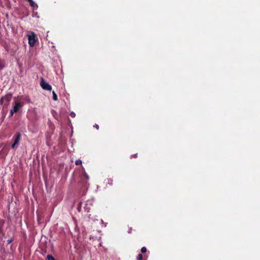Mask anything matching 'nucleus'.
<instances>
[{
    "label": "nucleus",
    "instance_id": "f03ea898",
    "mask_svg": "<svg viewBox=\"0 0 260 260\" xmlns=\"http://www.w3.org/2000/svg\"><path fill=\"white\" fill-rule=\"evenodd\" d=\"M40 85L44 90L51 91L52 89L51 86L46 82L43 78H41V79Z\"/></svg>",
    "mask_w": 260,
    "mask_h": 260
},
{
    "label": "nucleus",
    "instance_id": "423d86ee",
    "mask_svg": "<svg viewBox=\"0 0 260 260\" xmlns=\"http://www.w3.org/2000/svg\"><path fill=\"white\" fill-rule=\"evenodd\" d=\"M27 1L29 2L30 5L31 7H34L35 6H37V5L35 4V3L32 0H27Z\"/></svg>",
    "mask_w": 260,
    "mask_h": 260
},
{
    "label": "nucleus",
    "instance_id": "9b49d317",
    "mask_svg": "<svg viewBox=\"0 0 260 260\" xmlns=\"http://www.w3.org/2000/svg\"><path fill=\"white\" fill-rule=\"evenodd\" d=\"M147 251L146 248L145 247H143L141 248V252L142 253H145Z\"/></svg>",
    "mask_w": 260,
    "mask_h": 260
},
{
    "label": "nucleus",
    "instance_id": "dca6fc26",
    "mask_svg": "<svg viewBox=\"0 0 260 260\" xmlns=\"http://www.w3.org/2000/svg\"><path fill=\"white\" fill-rule=\"evenodd\" d=\"M94 127H95L96 129H99V125L95 124L94 126Z\"/></svg>",
    "mask_w": 260,
    "mask_h": 260
},
{
    "label": "nucleus",
    "instance_id": "6e6552de",
    "mask_svg": "<svg viewBox=\"0 0 260 260\" xmlns=\"http://www.w3.org/2000/svg\"><path fill=\"white\" fill-rule=\"evenodd\" d=\"M76 165H82V161L80 159H78L75 161Z\"/></svg>",
    "mask_w": 260,
    "mask_h": 260
},
{
    "label": "nucleus",
    "instance_id": "ddd939ff",
    "mask_svg": "<svg viewBox=\"0 0 260 260\" xmlns=\"http://www.w3.org/2000/svg\"><path fill=\"white\" fill-rule=\"evenodd\" d=\"M75 113H74L73 112H72L71 113H70V116L72 117V118H74L75 117Z\"/></svg>",
    "mask_w": 260,
    "mask_h": 260
},
{
    "label": "nucleus",
    "instance_id": "f257e3e1",
    "mask_svg": "<svg viewBox=\"0 0 260 260\" xmlns=\"http://www.w3.org/2000/svg\"><path fill=\"white\" fill-rule=\"evenodd\" d=\"M21 138V135L19 132L16 133V134L13 136V140L14 142L11 145V148L12 149L16 148L18 147Z\"/></svg>",
    "mask_w": 260,
    "mask_h": 260
},
{
    "label": "nucleus",
    "instance_id": "f3484780",
    "mask_svg": "<svg viewBox=\"0 0 260 260\" xmlns=\"http://www.w3.org/2000/svg\"><path fill=\"white\" fill-rule=\"evenodd\" d=\"M84 177L85 178V179H86V180H88V178H89V177H88V175H87V174H85L84 175Z\"/></svg>",
    "mask_w": 260,
    "mask_h": 260
},
{
    "label": "nucleus",
    "instance_id": "1a4fd4ad",
    "mask_svg": "<svg viewBox=\"0 0 260 260\" xmlns=\"http://www.w3.org/2000/svg\"><path fill=\"white\" fill-rule=\"evenodd\" d=\"M48 260H55L54 257L51 255H48L47 256Z\"/></svg>",
    "mask_w": 260,
    "mask_h": 260
},
{
    "label": "nucleus",
    "instance_id": "39448f33",
    "mask_svg": "<svg viewBox=\"0 0 260 260\" xmlns=\"http://www.w3.org/2000/svg\"><path fill=\"white\" fill-rule=\"evenodd\" d=\"M21 107L22 105L20 102H15L13 108V112H17Z\"/></svg>",
    "mask_w": 260,
    "mask_h": 260
},
{
    "label": "nucleus",
    "instance_id": "20e7f679",
    "mask_svg": "<svg viewBox=\"0 0 260 260\" xmlns=\"http://www.w3.org/2000/svg\"><path fill=\"white\" fill-rule=\"evenodd\" d=\"M12 95L11 93H8L5 96H3L0 100V103L2 104L6 102V104H8L9 102L11 100Z\"/></svg>",
    "mask_w": 260,
    "mask_h": 260
},
{
    "label": "nucleus",
    "instance_id": "4468645a",
    "mask_svg": "<svg viewBox=\"0 0 260 260\" xmlns=\"http://www.w3.org/2000/svg\"><path fill=\"white\" fill-rule=\"evenodd\" d=\"M137 153L131 155V158H137Z\"/></svg>",
    "mask_w": 260,
    "mask_h": 260
},
{
    "label": "nucleus",
    "instance_id": "9d476101",
    "mask_svg": "<svg viewBox=\"0 0 260 260\" xmlns=\"http://www.w3.org/2000/svg\"><path fill=\"white\" fill-rule=\"evenodd\" d=\"M143 256L141 254H139L137 257V260H142Z\"/></svg>",
    "mask_w": 260,
    "mask_h": 260
},
{
    "label": "nucleus",
    "instance_id": "2eb2a0df",
    "mask_svg": "<svg viewBox=\"0 0 260 260\" xmlns=\"http://www.w3.org/2000/svg\"><path fill=\"white\" fill-rule=\"evenodd\" d=\"M14 113H16V112H13V109H12L11 110V111H10V116L11 117L12 116Z\"/></svg>",
    "mask_w": 260,
    "mask_h": 260
},
{
    "label": "nucleus",
    "instance_id": "a211bd4d",
    "mask_svg": "<svg viewBox=\"0 0 260 260\" xmlns=\"http://www.w3.org/2000/svg\"><path fill=\"white\" fill-rule=\"evenodd\" d=\"M78 211H80V210H81V207H79V206H78Z\"/></svg>",
    "mask_w": 260,
    "mask_h": 260
},
{
    "label": "nucleus",
    "instance_id": "7ed1b4c3",
    "mask_svg": "<svg viewBox=\"0 0 260 260\" xmlns=\"http://www.w3.org/2000/svg\"><path fill=\"white\" fill-rule=\"evenodd\" d=\"M28 37L29 45L31 47L34 46L36 42L35 33L34 32H31V35H28Z\"/></svg>",
    "mask_w": 260,
    "mask_h": 260
},
{
    "label": "nucleus",
    "instance_id": "0eeeda50",
    "mask_svg": "<svg viewBox=\"0 0 260 260\" xmlns=\"http://www.w3.org/2000/svg\"><path fill=\"white\" fill-rule=\"evenodd\" d=\"M52 93H53V100L54 101H57V94L55 93V92L54 91L52 92Z\"/></svg>",
    "mask_w": 260,
    "mask_h": 260
},
{
    "label": "nucleus",
    "instance_id": "f8f14e48",
    "mask_svg": "<svg viewBox=\"0 0 260 260\" xmlns=\"http://www.w3.org/2000/svg\"><path fill=\"white\" fill-rule=\"evenodd\" d=\"M85 205H86V207H84L85 211H89L90 210V208L87 207V204H85Z\"/></svg>",
    "mask_w": 260,
    "mask_h": 260
}]
</instances>
